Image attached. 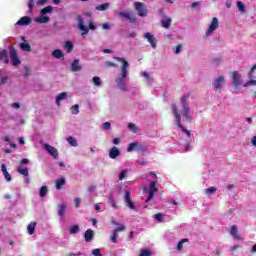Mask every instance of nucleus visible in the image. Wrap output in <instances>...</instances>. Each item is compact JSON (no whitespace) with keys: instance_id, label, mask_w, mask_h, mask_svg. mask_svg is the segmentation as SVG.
Returning a JSON list of instances; mask_svg holds the SVG:
<instances>
[{"instance_id":"obj_1","label":"nucleus","mask_w":256,"mask_h":256,"mask_svg":"<svg viewBox=\"0 0 256 256\" xmlns=\"http://www.w3.org/2000/svg\"><path fill=\"white\" fill-rule=\"evenodd\" d=\"M172 113L175 117V123L179 129H181L182 133L187 135L188 139L186 142H180V145L184 151H191L193 147L191 146V132L187 130L183 124H181V115L183 117V121L187 123H191L193 117L191 112V105L189 104V95H184L180 99V112L177 104H172Z\"/></svg>"},{"instance_id":"obj_2","label":"nucleus","mask_w":256,"mask_h":256,"mask_svg":"<svg viewBox=\"0 0 256 256\" xmlns=\"http://www.w3.org/2000/svg\"><path fill=\"white\" fill-rule=\"evenodd\" d=\"M114 59L122 63L121 73L118 74L115 80L117 87L120 91L127 92V82L125 80L129 77V62L121 57H114Z\"/></svg>"},{"instance_id":"obj_3","label":"nucleus","mask_w":256,"mask_h":256,"mask_svg":"<svg viewBox=\"0 0 256 256\" xmlns=\"http://www.w3.org/2000/svg\"><path fill=\"white\" fill-rule=\"evenodd\" d=\"M77 21H78V29L80 31H83L82 35H89V29H91L92 31H95V29H97V26H95L93 22L89 23V27L85 26V22L83 20V17H81V15L77 16Z\"/></svg>"},{"instance_id":"obj_4","label":"nucleus","mask_w":256,"mask_h":256,"mask_svg":"<svg viewBox=\"0 0 256 256\" xmlns=\"http://www.w3.org/2000/svg\"><path fill=\"white\" fill-rule=\"evenodd\" d=\"M127 151L128 153H133V151H137L138 153H147L149 148L139 142H133L128 145Z\"/></svg>"},{"instance_id":"obj_5","label":"nucleus","mask_w":256,"mask_h":256,"mask_svg":"<svg viewBox=\"0 0 256 256\" xmlns=\"http://www.w3.org/2000/svg\"><path fill=\"white\" fill-rule=\"evenodd\" d=\"M134 7L138 12L139 17H147V13H149V9H147V5L142 2H135Z\"/></svg>"},{"instance_id":"obj_6","label":"nucleus","mask_w":256,"mask_h":256,"mask_svg":"<svg viewBox=\"0 0 256 256\" xmlns=\"http://www.w3.org/2000/svg\"><path fill=\"white\" fill-rule=\"evenodd\" d=\"M157 191H159V189H157V182L151 181L149 189H145V192L148 193L146 203H149V201L155 197V193H157Z\"/></svg>"},{"instance_id":"obj_7","label":"nucleus","mask_w":256,"mask_h":256,"mask_svg":"<svg viewBox=\"0 0 256 256\" xmlns=\"http://www.w3.org/2000/svg\"><path fill=\"white\" fill-rule=\"evenodd\" d=\"M10 61L14 67L19 66L21 60L19 59V55L17 54V50L14 47H10L9 51Z\"/></svg>"},{"instance_id":"obj_8","label":"nucleus","mask_w":256,"mask_h":256,"mask_svg":"<svg viewBox=\"0 0 256 256\" xmlns=\"http://www.w3.org/2000/svg\"><path fill=\"white\" fill-rule=\"evenodd\" d=\"M248 77L250 80L244 84V87L256 86V64L251 68Z\"/></svg>"},{"instance_id":"obj_9","label":"nucleus","mask_w":256,"mask_h":256,"mask_svg":"<svg viewBox=\"0 0 256 256\" xmlns=\"http://www.w3.org/2000/svg\"><path fill=\"white\" fill-rule=\"evenodd\" d=\"M124 201H125L126 207H128L132 211H137V206H135V203H133V201L131 200V192L129 190L125 191Z\"/></svg>"},{"instance_id":"obj_10","label":"nucleus","mask_w":256,"mask_h":256,"mask_svg":"<svg viewBox=\"0 0 256 256\" xmlns=\"http://www.w3.org/2000/svg\"><path fill=\"white\" fill-rule=\"evenodd\" d=\"M223 85H225V76H218L213 81V87L216 91L223 89Z\"/></svg>"},{"instance_id":"obj_11","label":"nucleus","mask_w":256,"mask_h":256,"mask_svg":"<svg viewBox=\"0 0 256 256\" xmlns=\"http://www.w3.org/2000/svg\"><path fill=\"white\" fill-rule=\"evenodd\" d=\"M217 27H219V19L213 18L209 28L206 31V36L209 37V35H213V32L217 30Z\"/></svg>"},{"instance_id":"obj_12","label":"nucleus","mask_w":256,"mask_h":256,"mask_svg":"<svg viewBox=\"0 0 256 256\" xmlns=\"http://www.w3.org/2000/svg\"><path fill=\"white\" fill-rule=\"evenodd\" d=\"M232 84L234 85L235 89H239V87H241V75L237 71L232 73Z\"/></svg>"},{"instance_id":"obj_13","label":"nucleus","mask_w":256,"mask_h":256,"mask_svg":"<svg viewBox=\"0 0 256 256\" xmlns=\"http://www.w3.org/2000/svg\"><path fill=\"white\" fill-rule=\"evenodd\" d=\"M44 149H45L50 155H52V157H54V159H57V157H59V151H58L55 147H53V146H51V145H49V144H44Z\"/></svg>"},{"instance_id":"obj_14","label":"nucleus","mask_w":256,"mask_h":256,"mask_svg":"<svg viewBox=\"0 0 256 256\" xmlns=\"http://www.w3.org/2000/svg\"><path fill=\"white\" fill-rule=\"evenodd\" d=\"M144 39H147L148 43H150L152 49H157V43L155 42V36L149 32L144 34Z\"/></svg>"},{"instance_id":"obj_15","label":"nucleus","mask_w":256,"mask_h":256,"mask_svg":"<svg viewBox=\"0 0 256 256\" xmlns=\"http://www.w3.org/2000/svg\"><path fill=\"white\" fill-rule=\"evenodd\" d=\"M31 17L29 16H23L22 18L19 19L18 22H16V26H21V27H25L27 25H31Z\"/></svg>"},{"instance_id":"obj_16","label":"nucleus","mask_w":256,"mask_h":256,"mask_svg":"<svg viewBox=\"0 0 256 256\" xmlns=\"http://www.w3.org/2000/svg\"><path fill=\"white\" fill-rule=\"evenodd\" d=\"M94 237H95V232L91 229L86 230V232L84 233V239L86 243H91Z\"/></svg>"},{"instance_id":"obj_17","label":"nucleus","mask_w":256,"mask_h":256,"mask_svg":"<svg viewBox=\"0 0 256 256\" xmlns=\"http://www.w3.org/2000/svg\"><path fill=\"white\" fill-rule=\"evenodd\" d=\"M119 15H120V17H124V19H127L130 23H136V21H137L135 16H133L125 11H120Z\"/></svg>"},{"instance_id":"obj_18","label":"nucleus","mask_w":256,"mask_h":256,"mask_svg":"<svg viewBox=\"0 0 256 256\" xmlns=\"http://www.w3.org/2000/svg\"><path fill=\"white\" fill-rule=\"evenodd\" d=\"M119 155H121V150H119V148L116 146H113L109 151L110 159H115L116 157H119Z\"/></svg>"},{"instance_id":"obj_19","label":"nucleus","mask_w":256,"mask_h":256,"mask_svg":"<svg viewBox=\"0 0 256 256\" xmlns=\"http://www.w3.org/2000/svg\"><path fill=\"white\" fill-rule=\"evenodd\" d=\"M34 21H35V23H39L41 25L43 23H49V21H51V19L49 18V16L41 15V16L35 18Z\"/></svg>"},{"instance_id":"obj_20","label":"nucleus","mask_w":256,"mask_h":256,"mask_svg":"<svg viewBox=\"0 0 256 256\" xmlns=\"http://www.w3.org/2000/svg\"><path fill=\"white\" fill-rule=\"evenodd\" d=\"M1 171L6 179V181H11V174H9V172L7 171V165L6 164H2L1 165Z\"/></svg>"},{"instance_id":"obj_21","label":"nucleus","mask_w":256,"mask_h":256,"mask_svg":"<svg viewBox=\"0 0 256 256\" xmlns=\"http://www.w3.org/2000/svg\"><path fill=\"white\" fill-rule=\"evenodd\" d=\"M0 61H3L6 65L9 64V56L7 50L0 51Z\"/></svg>"},{"instance_id":"obj_22","label":"nucleus","mask_w":256,"mask_h":256,"mask_svg":"<svg viewBox=\"0 0 256 256\" xmlns=\"http://www.w3.org/2000/svg\"><path fill=\"white\" fill-rule=\"evenodd\" d=\"M230 235L234 237V239H241V236H239V231L237 230V226L233 225L230 229Z\"/></svg>"},{"instance_id":"obj_23","label":"nucleus","mask_w":256,"mask_h":256,"mask_svg":"<svg viewBox=\"0 0 256 256\" xmlns=\"http://www.w3.org/2000/svg\"><path fill=\"white\" fill-rule=\"evenodd\" d=\"M71 69L75 73L81 71V66L79 65V59H75L71 64Z\"/></svg>"},{"instance_id":"obj_24","label":"nucleus","mask_w":256,"mask_h":256,"mask_svg":"<svg viewBox=\"0 0 256 256\" xmlns=\"http://www.w3.org/2000/svg\"><path fill=\"white\" fill-rule=\"evenodd\" d=\"M66 209H67V206L64 203L58 204V215L60 217H63V215H65Z\"/></svg>"},{"instance_id":"obj_25","label":"nucleus","mask_w":256,"mask_h":256,"mask_svg":"<svg viewBox=\"0 0 256 256\" xmlns=\"http://www.w3.org/2000/svg\"><path fill=\"white\" fill-rule=\"evenodd\" d=\"M17 172L20 175H23L24 177H29V169H27V168H23L22 166H18Z\"/></svg>"},{"instance_id":"obj_26","label":"nucleus","mask_w":256,"mask_h":256,"mask_svg":"<svg viewBox=\"0 0 256 256\" xmlns=\"http://www.w3.org/2000/svg\"><path fill=\"white\" fill-rule=\"evenodd\" d=\"M52 56L55 57L56 59H63V57H65V55L63 54V51H61L60 49H56L52 52Z\"/></svg>"},{"instance_id":"obj_27","label":"nucleus","mask_w":256,"mask_h":256,"mask_svg":"<svg viewBox=\"0 0 256 256\" xmlns=\"http://www.w3.org/2000/svg\"><path fill=\"white\" fill-rule=\"evenodd\" d=\"M92 83L95 85V87H103V81H101V78L98 76H94L92 78Z\"/></svg>"},{"instance_id":"obj_28","label":"nucleus","mask_w":256,"mask_h":256,"mask_svg":"<svg viewBox=\"0 0 256 256\" xmlns=\"http://www.w3.org/2000/svg\"><path fill=\"white\" fill-rule=\"evenodd\" d=\"M35 227H37V222H31L27 226V231H28L29 235H33L35 233Z\"/></svg>"},{"instance_id":"obj_29","label":"nucleus","mask_w":256,"mask_h":256,"mask_svg":"<svg viewBox=\"0 0 256 256\" xmlns=\"http://www.w3.org/2000/svg\"><path fill=\"white\" fill-rule=\"evenodd\" d=\"M141 75L146 79L148 85H151V83H153V77L149 75V72H146V71L141 72Z\"/></svg>"},{"instance_id":"obj_30","label":"nucleus","mask_w":256,"mask_h":256,"mask_svg":"<svg viewBox=\"0 0 256 256\" xmlns=\"http://www.w3.org/2000/svg\"><path fill=\"white\" fill-rule=\"evenodd\" d=\"M49 192V187L47 186H42L40 188V191H39V196L42 197V198H45L47 197V193Z\"/></svg>"},{"instance_id":"obj_31","label":"nucleus","mask_w":256,"mask_h":256,"mask_svg":"<svg viewBox=\"0 0 256 256\" xmlns=\"http://www.w3.org/2000/svg\"><path fill=\"white\" fill-rule=\"evenodd\" d=\"M81 231V228H79V225H73L69 228L70 235H77Z\"/></svg>"},{"instance_id":"obj_32","label":"nucleus","mask_w":256,"mask_h":256,"mask_svg":"<svg viewBox=\"0 0 256 256\" xmlns=\"http://www.w3.org/2000/svg\"><path fill=\"white\" fill-rule=\"evenodd\" d=\"M112 223H113V225H116V227H117V228L114 230L116 233H119V232H121V231H125V229H126L125 225L119 226V225H120L119 222H117V221H115V220H113Z\"/></svg>"},{"instance_id":"obj_33","label":"nucleus","mask_w":256,"mask_h":256,"mask_svg":"<svg viewBox=\"0 0 256 256\" xmlns=\"http://www.w3.org/2000/svg\"><path fill=\"white\" fill-rule=\"evenodd\" d=\"M67 98V92H62L56 97V104L59 105L61 101H64V99Z\"/></svg>"},{"instance_id":"obj_34","label":"nucleus","mask_w":256,"mask_h":256,"mask_svg":"<svg viewBox=\"0 0 256 256\" xmlns=\"http://www.w3.org/2000/svg\"><path fill=\"white\" fill-rule=\"evenodd\" d=\"M111 4L109 3H104L101 5L96 6V11H107V9H109Z\"/></svg>"},{"instance_id":"obj_35","label":"nucleus","mask_w":256,"mask_h":256,"mask_svg":"<svg viewBox=\"0 0 256 256\" xmlns=\"http://www.w3.org/2000/svg\"><path fill=\"white\" fill-rule=\"evenodd\" d=\"M63 185H65V178H60L56 180V189L58 191L62 189Z\"/></svg>"},{"instance_id":"obj_36","label":"nucleus","mask_w":256,"mask_h":256,"mask_svg":"<svg viewBox=\"0 0 256 256\" xmlns=\"http://www.w3.org/2000/svg\"><path fill=\"white\" fill-rule=\"evenodd\" d=\"M64 49L67 51V53H71V51H73V43L71 41H66Z\"/></svg>"},{"instance_id":"obj_37","label":"nucleus","mask_w":256,"mask_h":256,"mask_svg":"<svg viewBox=\"0 0 256 256\" xmlns=\"http://www.w3.org/2000/svg\"><path fill=\"white\" fill-rule=\"evenodd\" d=\"M49 13H53V8L51 6H46L40 11L41 15H47Z\"/></svg>"},{"instance_id":"obj_38","label":"nucleus","mask_w":256,"mask_h":256,"mask_svg":"<svg viewBox=\"0 0 256 256\" xmlns=\"http://www.w3.org/2000/svg\"><path fill=\"white\" fill-rule=\"evenodd\" d=\"M171 21V18L162 20V27H164V29H169V27H171Z\"/></svg>"},{"instance_id":"obj_39","label":"nucleus","mask_w":256,"mask_h":256,"mask_svg":"<svg viewBox=\"0 0 256 256\" xmlns=\"http://www.w3.org/2000/svg\"><path fill=\"white\" fill-rule=\"evenodd\" d=\"M20 49H22V51L31 52V45H29V43H21Z\"/></svg>"},{"instance_id":"obj_40","label":"nucleus","mask_w":256,"mask_h":256,"mask_svg":"<svg viewBox=\"0 0 256 256\" xmlns=\"http://www.w3.org/2000/svg\"><path fill=\"white\" fill-rule=\"evenodd\" d=\"M67 142L69 143V145H71L72 147H77V139H75L74 137L70 136L67 138Z\"/></svg>"},{"instance_id":"obj_41","label":"nucleus","mask_w":256,"mask_h":256,"mask_svg":"<svg viewBox=\"0 0 256 256\" xmlns=\"http://www.w3.org/2000/svg\"><path fill=\"white\" fill-rule=\"evenodd\" d=\"M128 129L131 130L132 133H137V131H139V128H137V125H135L134 123H129Z\"/></svg>"},{"instance_id":"obj_42","label":"nucleus","mask_w":256,"mask_h":256,"mask_svg":"<svg viewBox=\"0 0 256 256\" xmlns=\"http://www.w3.org/2000/svg\"><path fill=\"white\" fill-rule=\"evenodd\" d=\"M221 63H223V58L221 57H216L212 60V64L215 65L216 67L218 65H221Z\"/></svg>"},{"instance_id":"obj_43","label":"nucleus","mask_w":256,"mask_h":256,"mask_svg":"<svg viewBox=\"0 0 256 256\" xmlns=\"http://www.w3.org/2000/svg\"><path fill=\"white\" fill-rule=\"evenodd\" d=\"M236 5L238 7V11H240L241 13H245V4H243V2L238 1Z\"/></svg>"},{"instance_id":"obj_44","label":"nucleus","mask_w":256,"mask_h":256,"mask_svg":"<svg viewBox=\"0 0 256 256\" xmlns=\"http://www.w3.org/2000/svg\"><path fill=\"white\" fill-rule=\"evenodd\" d=\"M72 115H79V104H75L71 107Z\"/></svg>"},{"instance_id":"obj_45","label":"nucleus","mask_w":256,"mask_h":256,"mask_svg":"<svg viewBox=\"0 0 256 256\" xmlns=\"http://www.w3.org/2000/svg\"><path fill=\"white\" fill-rule=\"evenodd\" d=\"M152 255H153V252H151V250L143 249L141 250L139 256H152Z\"/></svg>"},{"instance_id":"obj_46","label":"nucleus","mask_w":256,"mask_h":256,"mask_svg":"<svg viewBox=\"0 0 256 256\" xmlns=\"http://www.w3.org/2000/svg\"><path fill=\"white\" fill-rule=\"evenodd\" d=\"M118 237H119V233L114 230V231H113V234H112V237L110 238V241H111L112 243H117Z\"/></svg>"},{"instance_id":"obj_47","label":"nucleus","mask_w":256,"mask_h":256,"mask_svg":"<svg viewBox=\"0 0 256 256\" xmlns=\"http://www.w3.org/2000/svg\"><path fill=\"white\" fill-rule=\"evenodd\" d=\"M216 192H217V188L215 187H210L205 190L206 195H213V193H216Z\"/></svg>"},{"instance_id":"obj_48","label":"nucleus","mask_w":256,"mask_h":256,"mask_svg":"<svg viewBox=\"0 0 256 256\" xmlns=\"http://www.w3.org/2000/svg\"><path fill=\"white\" fill-rule=\"evenodd\" d=\"M28 8L30 9V13H33V9H35V0L28 1Z\"/></svg>"},{"instance_id":"obj_49","label":"nucleus","mask_w":256,"mask_h":256,"mask_svg":"<svg viewBox=\"0 0 256 256\" xmlns=\"http://www.w3.org/2000/svg\"><path fill=\"white\" fill-rule=\"evenodd\" d=\"M102 129H103L104 131H109V130H111V123H110V122H104V123L102 124Z\"/></svg>"},{"instance_id":"obj_50","label":"nucleus","mask_w":256,"mask_h":256,"mask_svg":"<svg viewBox=\"0 0 256 256\" xmlns=\"http://www.w3.org/2000/svg\"><path fill=\"white\" fill-rule=\"evenodd\" d=\"M109 203L113 209H117V202H115V199L112 196L109 197Z\"/></svg>"},{"instance_id":"obj_51","label":"nucleus","mask_w":256,"mask_h":256,"mask_svg":"<svg viewBox=\"0 0 256 256\" xmlns=\"http://www.w3.org/2000/svg\"><path fill=\"white\" fill-rule=\"evenodd\" d=\"M118 177H119L120 181H123V179H125V177H127V170H122Z\"/></svg>"},{"instance_id":"obj_52","label":"nucleus","mask_w":256,"mask_h":256,"mask_svg":"<svg viewBox=\"0 0 256 256\" xmlns=\"http://www.w3.org/2000/svg\"><path fill=\"white\" fill-rule=\"evenodd\" d=\"M187 239H182L178 245H177V249L178 251H183V243H186Z\"/></svg>"},{"instance_id":"obj_53","label":"nucleus","mask_w":256,"mask_h":256,"mask_svg":"<svg viewBox=\"0 0 256 256\" xmlns=\"http://www.w3.org/2000/svg\"><path fill=\"white\" fill-rule=\"evenodd\" d=\"M154 219H156V221H159L160 223L163 222V214L161 213L155 214Z\"/></svg>"},{"instance_id":"obj_54","label":"nucleus","mask_w":256,"mask_h":256,"mask_svg":"<svg viewBox=\"0 0 256 256\" xmlns=\"http://www.w3.org/2000/svg\"><path fill=\"white\" fill-rule=\"evenodd\" d=\"M92 255L94 256H103V254H101V249L96 248L94 250H92Z\"/></svg>"},{"instance_id":"obj_55","label":"nucleus","mask_w":256,"mask_h":256,"mask_svg":"<svg viewBox=\"0 0 256 256\" xmlns=\"http://www.w3.org/2000/svg\"><path fill=\"white\" fill-rule=\"evenodd\" d=\"M74 203H75L76 209H79V207H81V198H75Z\"/></svg>"},{"instance_id":"obj_56","label":"nucleus","mask_w":256,"mask_h":256,"mask_svg":"<svg viewBox=\"0 0 256 256\" xmlns=\"http://www.w3.org/2000/svg\"><path fill=\"white\" fill-rule=\"evenodd\" d=\"M181 44H179L178 46L173 48V51L176 55H179V53H181Z\"/></svg>"},{"instance_id":"obj_57","label":"nucleus","mask_w":256,"mask_h":256,"mask_svg":"<svg viewBox=\"0 0 256 256\" xmlns=\"http://www.w3.org/2000/svg\"><path fill=\"white\" fill-rule=\"evenodd\" d=\"M7 81H9V77L3 76L0 80V85H5L7 83Z\"/></svg>"},{"instance_id":"obj_58","label":"nucleus","mask_w":256,"mask_h":256,"mask_svg":"<svg viewBox=\"0 0 256 256\" xmlns=\"http://www.w3.org/2000/svg\"><path fill=\"white\" fill-rule=\"evenodd\" d=\"M11 107H12L13 109H21V103H19V102H14V103L11 104Z\"/></svg>"},{"instance_id":"obj_59","label":"nucleus","mask_w":256,"mask_h":256,"mask_svg":"<svg viewBox=\"0 0 256 256\" xmlns=\"http://www.w3.org/2000/svg\"><path fill=\"white\" fill-rule=\"evenodd\" d=\"M139 165H147V159L142 158L138 160Z\"/></svg>"},{"instance_id":"obj_60","label":"nucleus","mask_w":256,"mask_h":256,"mask_svg":"<svg viewBox=\"0 0 256 256\" xmlns=\"http://www.w3.org/2000/svg\"><path fill=\"white\" fill-rule=\"evenodd\" d=\"M102 29H104V30L111 29V25H109V23H103Z\"/></svg>"},{"instance_id":"obj_61","label":"nucleus","mask_w":256,"mask_h":256,"mask_svg":"<svg viewBox=\"0 0 256 256\" xmlns=\"http://www.w3.org/2000/svg\"><path fill=\"white\" fill-rule=\"evenodd\" d=\"M105 65L107 66V67H117V64H115V63H113V62H106L105 63Z\"/></svg>"},{"instance_id":"obj_62","label":"nucleus","mask_w":256,"mask_h":256,"mask_svg":"<svg viewBox=\"0 0 256 256\" xmlns=\"http://www.w3.org/2000/svg\"><path fill=\"white\" fill-rule=\"evenodd\" d=\"M199 5H201L200 2H193V3L191 4V8H192V9H195V7H199Z\"/></svg>"},{"instance_id":"obj_63","label":"nucleus","mask_w":256,"mask_h":256,"mask_svg":"<svg viewBox=\"0 0 256 256\" xmlns=\"http://www.w3.org/2000/svg\"><path fill=\"white\" fill-rule=\"evenodd\" d=\"M119 143H121V139H119V138H114L113 139V144L114 145H119Z\"/></svg>"},{"instance_id":"obj_64","label":"nucleus","mask_w":256,"mask_h":256,"mask_svg":"<svg viewBox=\"0 0 256 256\" xmlns=\"http://www.w3.org/2000/svg\"><path fill=\"white\" fill-rule=\"evenodd\" d=\"M47 3V0H38L37 5H45Z\"/></svg>"}]
</instances>
